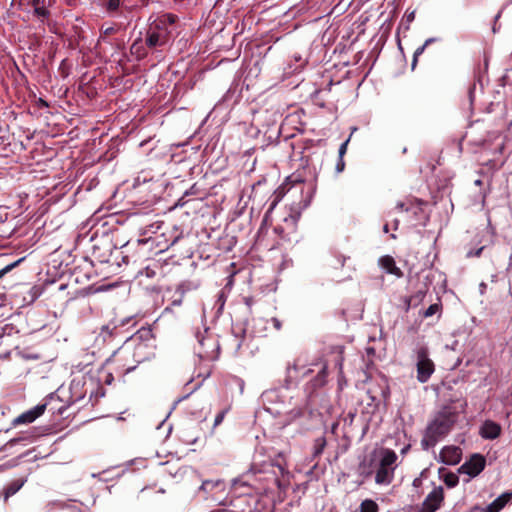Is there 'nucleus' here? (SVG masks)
<instances>
[{
    "label": "nucleus",
    "mask_w": 512,
    "mask_h": 512,
    "mask_svg": "<svg viewBox=\"0 0 512 512\" xmlns=\"http://www.w3.org/2000/svg\"><path fill=\"white\" fill-rule=\"evenodd\" d=\"M195 338L198 342L196 352L199 358L204 360H215L218 358L219 343L214 335L208 333V329L205 328L203 331L197 330Z\"/></svg>",
    "instance_id": "39448f33"
},
{
    "label": "nucleus",
    "mask_w": 512,
    "mask_h": 512,
    "mask_svg": "<svg viewBox=\"0 0 512 512\" xmlns=\"http://www.w3.org/2000/svg\"><path fill=\"white\" fill-rule=\"evenodd\" d=\"M378 264L388 274H392L398 278L403 276V272L396 266L394 258L390 255L380 257Z\"/></svg>",
    "instance_id": "4468645a"
},
{
    "label": "nucleus",
    "mask_w": 512,
    "mask_h": 512,
    "mask_svg": "<svg viewBox=\"0 0 512 512\" xmlns=\"http://www.w3.org/2000/svg\"><path fill=\"white\" fill-rule=\"evenodd\" d=\"M372 456V460L375 462L374 465L370 463L368 468H366V464L361 463L360 469H362V473L369 475L374 472L377 485H390L394 480L395 470L399 465L397 454L392 449L381 448L375 451Z\"/></svg>",
    "instance_id": "f257e3e1"
},
{
    "label": "nucleus",
    "mask_w": 512,
    "mask_h": 512,
    "mask_svg": "<svg viewBox=\"0 0 512 512\" xmlns=\"http://www.w3.org/2000/svg\"><path fill=\"white\" fill-rule=\"evenodd\" d=\"M486 466V459L479 453L473 454L458 469L460 474H466L470 478L478 476Z\"/></svg>",
    "instance_id": "0eeeda50"
},
{
    "label": "nucleus",
    "mask_w": 512,
    "mask_h": 512,
    "mask_svg": "<svg viewBox=\"0 0 512 512\" xmlns=\"http://www.w3.org/2000/svg\"><path fill=\"white\" fill-rule=\"evenodd\" d=\"M396 208L399 209V210H405V211H408L409 209L407 207H405V204L403 202H399L397 205H396Z\"/></svg>",
    "instance_id": "4c0bfd02"
},
{
    "label": "nucleus",
    "mask_w": 512,
    "mask_h": 512,
    "mask_svg": "<svg viewBox=\"0 0 512 512\" xmlns=\"http://www.w3.org/2000/svg\"><path fill=\"white\" fill-rule=\"evenodd\" d=\"M410 449V444H407L401 449V454H406L408 450Z\"/></svg>",
    "instance_id": "ea45409f"
},
{
    "label": "nucleus",
    "mask_w": 512,
    "mask_h": 512,
    "mask_svg": "<svg viewBox=\"0 0 512 512\" xmlns=\"http://www.w3.org/2000/svg\"><path fill=\"white\" fill-rule=\"evenodd\" d=\"M444 502V489L435 487L424 499L419 512H436Z\"/></svg>",
    "instance_id": "6e6552de"
},
{
    "label": "nucleus",
    "mask_w": 512,
    "mask_h": 512,
    "mask_svg": "<svg viewBox=\"0 0 512 512\" xmlns=\"http://www.w3.org/2000/svg\"><path fill=\"white\" fill-rule=\"evenodd\" d=\"M145 349L146 344L139 342L134 346L133 349H130L129 346H126L118 351L114 356V361L117 363H122L120 367L121 370L119 372L123 375H126L135 370L138 364L147 359L144 353Z\"/></svg>",
    "instance_id": "20e7f679"
},
{
    "label": "nucleus",
    "mask_w": 512,
    "mask_h": 512,
    "mask_svg": "<svg viewBox=\"0 0 512 512\" xmlns=\"http://www.w3.org/2000/svg\"><path fill=\"white\" fill-rule=\"evenodd\" d=\"M388 231H389V226H388V224H385V225L383 226V232H384V233H387Z\"/></svg>",
    "instance_id": "a18cd8bd"
},
{
    "label": "nucleus",
    "mask_w": 512,
    "mask_h": 512,
    "mask_svg": "<svg viewBox=\"0 0 512 512\" xmlns=\"http://www.w3.org/2000/svg\"><path fill=\"white\" fill-rule=\"evenodd\" d=\"M56 506H59L61 507V504L60 503H57V502H49L46 506H45V509L47 510V512L51 511L54 507Z\"/></svg>",
    "instance_id": "c9c22d12"
},
{
    "label": "nucleus",
    "mask_w": 512,
    "mask_h": 512,
    "mask_svg": "<svg viewBox=\"0 0 512 512\" xmlns=\"http://www.w3.org/2000/svg\"><path fill=\"white\" fill-rule=\"evenodd\" d=\"M25 478H19L10 482L3 490L4 501H7L11 496L16 494L25 484Z\"/></svg>",
    "instance_id": "dca6fc26"
},
{
    "label": "nucleus",
    "mask_w": 512,
    "mask_h": 512,
    "mask_svg": "<svg viewBox=\"0 0 512 512\" xmlns=\"http://www.w3.org/2000/svg\"><path fill=\"white\" fill-rule=\"evenodd\" d=\"M441 310V304L439 303H434V304H431L423 313V316L425 318H428V317H431L433 316L434 314H436L437 312H439Z\"/></svg>",
    "instance_id": "5701e85b"
},
{
    "label": "nucleus",
    "mask_w": 512,
    "mask_h": 512,
    "mask_svg": "<svg viewBox=\"0 0 512 512\" xmlns=\"http://www.w3.org/2000/svg\"><path fill=\"white\" fill-rule=\"evenodd\" d=\"M180 303H181V300H179V301H176V300H175V301L173 302V304H176V305H180Z\"/></svg>",
    "instance_id": "09e8293b"
},
{
    "label": "nucleus",
    "mask_w": 512,
    "mask_h": 512,
    "mask_svg": "<svg viewBox=\"0 0 512 512\" xmlns=\"http://www.w3.org/2000/svg\"><path fill=\"white\" fill-rule=\"evenodd\" d=\"M348 140L342 143L339 147V158H343V155L346 153Z\"/></svg>",
    "instance_id": "2f4dec72"
},
{
    "label": "nucleus",
    "mask_w": 512,
    "mask_h": 512,
    "mask_svg": "<svg viewBox=\"0 0 512 512\" xmlns=\"http://www.w3.org/2000/svg\"><path fill=\"white\" fill-rule=\"evenodd\" d=\"M417 362V380L420 383H426L435 371L433 361L429 358L428 350L421 347L416 351Z\"/></svg>",
    "instance_id": "423d86ee"
},
{
    "label": "nucleus",
    "mask_w": 512,
    "mask_h": 512,
    "mask_svg": "<svg viewBox=\"0 0 512 512\" xmlns=\"http://www.w3.org/2000/svg\"><path fill=\"white\" fill-rule=\"evenodd\" d=\"M326 438L324 436H320L314 440L313 444V457H319L326 446Z\"/></svg>",
    "instance_id": "a211bd4d"
},
{
    "label": "nucleus",
    "mask_w": 512,
    "mask_h": 512,
    "mask_svg": "<svg viewBox=\"0 0 512 512\" xmlns=\"http://www.w3.org/2000/svg\"><path fill=\"white\" fill-rule=\"evenodd\" d=\"M211 484H212V483H211L210 481H204V482L202 483V488H203V489H207V488H208V486H210Z\"/></svg>",
    "instance_id": "79ce46f5"
},
{
    "label": "nucleus",
    "mask_w": 512,
    "mask_h": 512,
    "mask_svg": "<svg viewBox=\"0 0 512 512\" xmlns=\"http://www.w3.org/2000/svg\"><path fill=\"white\" fill-rule=\"evenodd\" d=\"M444 482L449 488H453L458 485L459 478L456 474L450 472L444 476Z\"/></svg>",
    "instance_id": "412c9836"
},
{
    "label": "nucleus",
    "mask_w": 512,
    "mask_h": 512,
    "mask_svg": "<svg viewBox=\"0 0 512 512\" xmlns=\"http://www.w3.org/2000/svg\"><path fill=\"white\" fill-rule=\"evenodd\" d=\"M462 450L458 446H445L439 453V460L446 465H456L461 461Z\"/></svg>",
    "instance_id": "9b49d317"
},
{
    "label": "nucleus",
    "mask_w": 512,
    "mask_h": 512,
    "mask_svg": "<svg viewBox=\"0 0 512 512\" xmlns=\"http://www.w3.org/2000/svg\"><path fill=\"white\" fill-rule=\"evenodd\" d=\"M226 412H227L226 410H223L216 415L215 420H214V427L220 425L223 422Z\"/></svg>",
    "instance_id": "c85d7f7f"
},
{
    "label": "nucleus",
    "mask_w": 512,
    "mask_h": 512,
    "mask_svg": "<svg viewBox=\"0 0 512 512\" xmlns=\"http://www.w3.org/2000/svg\"><path fill=\"white\" fill-rule=\"evenodd\" d=\"M326 375H327V364H323L318 372L317 377L313 381V385L315 387H320V386L324 385Z\"/></svg>",
    "instance_id": "6ab92c4d"
},
{
    "label": "nucleus",
    "mask_w": 512,
    "mask_h": 512,
    "mask_svg": "<svg viewBox=\"0 0 512 512\" xmlns=\"http://www.w3.org/2000/svg\"><path fill=\"white\" fill-rule=\"evenodd\" d=\"M435 41V38H429L424 42V45L427 47L429 44L433 43Z\"/></svg>",
    "instance_id": "a19ab883"
},
{
    "label": "nucleus",
    "mask_w": 512,
    "mask_h": 512,
    "mask_svg": "<svg viewBox=\"0 0 512 512\" xmlns=\"http://www.w3.org/2000/svg\"><path fill=\"white\" fill-rule=\"evenodd\" d=\"M270 322L277 331L281 330L282 322L278 318L273 317L270 319Z\"/></svg>",
    "instance_id": "7c9ffc66"
},
{
    "label": "nucleus",
    "mask_w": 512,
    "mask_h": 512,
    "mask_svg": "<svg viewBox=\"0 0 512 512\" xmlns=\"http://www.w3.org/2000/svg\"><path fill=\"white\" fill-rule=\"evenodd\" d=\"M335 264L334 266L337 268V267H343L344 264H345V261H346V257L343 256V255H337L335 257Z\"/></svg>",
    "instance_id": "c756f323"
},
{
    "label": "nucleus",
    "mask_w": 512,
    "mask_h": 512,
    "mask_svg": "<svg viewBox=\"0 0 512 512\" xmlns=\"http://www.w3.org/2000/svg\"><path fill=\"white\" fill-rule=\"evenodd\" d=\"M115 329H116V326L110 327V325H105V326L102 327L100 335H102L104 339L107 336L111 337V336L114 335V330Z\"/></svg>",
    "instance_id": "b1692460"
},
{
    "label": "nucleus",
    "mask_w": 512,
    "mask_h": 512,
    "mask_svg": "<svg viewBox=\"0 0 512 512\" xmlns=\"http://www.w3.org/2000/svg\"><path fill=\"white\" fill-rule=\"evenodd\" d=\"M343 346H335L333 347V351L336 354L335 357V366H337L340 370L342 369V363H343Z\"/></svg>",
    "instance_id": "aec40b11"
},
{
    "label": "nucleus",
    "mask_w": 512,
    "mask_h": 512,
    "mask_svg": "<svg viewBox=\"0 0 512 512\" xmlns=\"http://www.w3.org/2000/svg\"><path fill=\"white\" fill-rule=\"evenodd\" d=\"M344 167H345V163L343 161V158H339V161L336 165V171L337 172H342L344 170Z\"/></svg>",
    "instance_id": "f704fd0d"
},
{
    "label": "nucleus",
    "mask_w": 512,
    "mask_h": 512,
    "mask_svg": "<svg viewBox=\"0 0 512 512\" xmlns=\"http://www.w3.org/2000/svg\"><path fill=\"white\" fill-rule=\"evenodd\" d=\"M114 31H115L114 27H112V26L106 27L105 29H103V34L110 35V34L114 33Z\"/></svg>",
    "instance_id": "e433bc0d"
},
{
    "label": "nucleus",
    "mask_w": 512,
    "mask_h": 512,
    "mask_svg": "<svg viewBox=\"0 0 512 512\" xmlns=\"http://www.w3.org/2000/svg\"><path fill=\"white\" fill-rule=\"evenodd\" d=\"M479 434L483 439L494 440L501 434V426L492 420H486L480 427Z\"/></svg>",
    "instance_id": "ddd939ff"
},
{
    "label": "nucleus",
    "mask_w": 512,
    "mask_h": 512,
    "mask_svg": "<svg viewBox=\"0 0 512 512\" xmlns=\"http://www.w3.org/2000/svg\"><path fill=\"white\" fill-rule=\"evenodd\" d=\"M47 407L46 403L38 404L35 407L23 412L13 420V425L30 424L39 418L45 412Z\"/></svg>",
    "instance_id": "1a4fd4ad"
},
{
    "label": "nucleus",
    "mask_w": 512,
    "mask_h": 512,
    "mask_svg": "<svg viewBox=\"0 0 512 512\" xmlns=\"http://www.w3.org/2000/svg\"><path fill=\"white\" fill-rule=\"evenodd\" d=\"M120 0H109L107 3L108 11H116L119 8Z\"/></svg>",
    "instance_id": "cd10ccee"
},
{
    "label": "nucleus",
    "mask_w": 512,
    "mask_h": 512,
    "mask_svg": "<svg viewBox=\"0 0 512 512\" xmlns=\"http://www.w3.org/2000/svg\"><path fill=\"white\" fill-rule=\"evenodd\" d=\"M366 353L368 356H374L375 355V349L373 347H367Z\"/></svg>",
    "instance_id": "58836bf2"
},
{
    "label": "nucleus",
    "mask_w": 512,
    "mask_h": 512,
    "mask_svg": "<svg viewBox=\"0 0 512 512\" xmlns=\"http://www.w3.org/2000/svg\"><path fill=\"white\" fill-rule=\"evenodd\" d=\"M484 247H480L478 248L477 250L475 251H469L467 253V257H472V256H476V257H479L483 251Z\"/></svg>",
    "instance_id": "473e14b6"
},
{
    "label": "nucleus",
    "mask_w": 512,
    "mask_h": 512,
    "mask_svg": "<svg viewBox=\"0 0 512 512\" xmlns=\"http://www.w3.org/2000/svg\"><path fill=\"white\" fill-rule=\"evenodd\" d=\"M226 298L223 292H220L218 295L217 302L219 303V308L222 309L225 304Z\"/></svg>",
    "instance_id": "72a5a7b5"
},
{
    "label": "nucleus",
    "mask_w": 512,
    "mask_h": 512,
    "mask_svg": "<svg viewBox=\"0 0 512 512\" xmlns=\"http://www.w3.org/2000/svg\"><path fill=\"white\" fill-rule=\"evenodd\" d=\"M457 420V413L451 407H443L438 411L428 424L421 445L424 449L435 446V444L446 436Z\"/></svg>",
    "instance_id": "f03ea898"
},
{
    "label": "nucleus",
    "mask_w": 512,
    "mask_h": 512,
    "mask_svg": "<svg viewBox=\"0 0 512 512\" xmlns=\"http://www.w3.org/2000/svg\"><path fill=\"white\" fill-rule=\"evenodd\" d=\"M512 500V491H506L485 507H476L480 512H500Z\"/></svg>",
    "instance_id": "f8f14e48"
},
{
    "label": "nucleus",
    "mask_w": 512,
    "mask_h": 512,
    "mask_svg": "<svg viewBox=\"0 0 512 512\" xmlns=\"http://www.w3.org/2000/svg\"><path fill=\"white\" fill-rule=\"evenodd\" d=\"M254 501V498L249 495H243L237 497L232 505L234 507V512H254L255 508L251 507L250 502Z\"/></svg>",
    "instance_id": "2eb2a0df"
},
{
    "label": "nucleus",
    "mask_w": 512,
    "mask_h": 512,
    "mask_svg": "<svg viewBox=\"0 0 512 512\" xmlns=\"http://www.w3.org/2000/svg\"><path fill=\"white\" fill-rule=\"evenodd\" d=\"M130 50L132 54H136L139 58L144 57L146 55V52L144 51L140 40H136L131 45Z\"/></svg>",
    "instance_id": "4be33fe9"
},
{
    "label": "nucleus",
    "mask_w": 512,
    "mask_h": 512,
    "mask_svg": "<svg viewBox=\"0 0 512 512\" xmlns=\"http://www.w3.org/2000/svg\"><path fill=\"white\" fill-rule=\"evenodd\" d=\"M414 18V13H411L408 17L409 20L413 19Z\"/></svg>",
    "instance_id": "de8ad7c7"
},
{
    "label": "nucleus",
    "mask_w": 512,
    "mask_h": 512,
    "mask_svg": "<svg viewBox=\"0 0 512 512\" xmlns=\"http://www.w3.org/2000/svg\"><path fill=\"white\" fill-rule=\"evenodd\" d=\"M398 225H399V220H395L394 221V229L396 230L398 228Z\"/></svg>",
    "instance_id": "49530a36"
},
{
    "label": "nucleus",
    "mask_w": 512,
    "mask_h": 512,
    "mask_svg": "<svg viewBox=\"0 0 512 512\" xmlns=\"http://www.w3.org/2000/svg\"><path fill=\"white\" fill-rule=\"evenodd\" d=\"M425 48H426V46L423 44L422 46L418 47L415 50L414 55H413L412 68L415 67L418 56L421 55L424 52Z\"/></svg>",
    "instance_id": "bb28decb"
},
{
    "label": "nucleus",
    "mask_w": 512,
    "mask_h": 512,
    "mask_svg": "<svg viewBox=\"0 0 512 512\" xmlns=\"http://www.w3.org/2000/svg\"><path fill=\"white\" fill-rule=\"evenodd\" d=\"M20 261H21V259H20V260L15 261V262H13V263H11V264H8V265H6L4 268L0 269V279H1L5 274H7L8 272H10L14 267H16V266L19 264V262H20Z\"/></svg>",
    "instance_id": "a878e982"
},
{
    "label": "nucleus",
    "mask_w": 512,
    "mask_h": 512,
    "mask_svg": "<svg viewBox=\"0 0 512 512\" xmlns=\"http://www.w3.org/2000/svg\"><path fill=\"white\" fill-rule=\"evenodd\" d=\"M27 5L33 9V15L41 23H45V21L50 17V0H28Z\"/></svg>",
    "instance_id": "9d476101"
},
{
    "label": "nucleus",
    "mask_w": 512,
    "mask_h": 512,
    "mask_svg": "<svg viewBox=\"0 0 512 512\" xmlns=\"http://www.w3.org/2000/svg\"><path fill=\"white\" fill-rule=\"evenodd\" d=\"M480 289H481V293H484V290L486 289V284L485 283H481L480 284Z\"/></svg>",
    "instance_id": "37998d69"
},
{
    "label": "nucleus",
    "mask_w": 512,
    "mask_h": 512,
    "mask_svg": "<svg viewBox=\"0 0 512 512\" xmlns=\"http://www.w3.org/2000/svg\"><path fill=\"white\" fill-rule=\"evenodd\" d=\"M419 484H420V479L416 478V479L413 481V485L417 487V486H419Z\"/></svg>",
    "instance_id": "c03bdc74"
},
{
    "label": "nucleus",
    "mask_w": 512,
    "mask_h": 512,
    "mask_svg": "<svg viewBox=\"0 0 512 512\" xmlns=\"http://www.w3.org/2000/svg\"><path fill=\"white\" fill-rule=\"evenodd\" d=\"M356 417V411H349L343 419L344 426H352Z\"/></svg>",
    "instance_id": "393cba45"
},
{
    "label": "nucleus",
    "mask_w": 512,
    "mask_h": 512,
    "mask_svg": "<svg viewBox=\"0 0 512 512\" xmlns=\"http://www.w3.org/2000/svg\"><path fill=\"white\" fill-rule=\"evenodd\" d=\"M292 368H293L294 370H296V369H297V365H296V364H293ZM289 369H291V367H290V366H289Z\"/></svg>",
    "instance_id": "8fccbe9b"
},
{
    "label": "nucleus",
    "mask_w": 512,
    "mask_h": 512,
    "mask_svg": "<svg viewBox=\"0 0 512 512\" xmlns=\"http://www.w3.org/2000/svg\"><path fill=\"white\" fill-rule=\"evenodd\" d=\"M391 238L395 239V238H396V235H395V234H392V235H391Z\"/></svg>",
    "instance_id": "3c124183"
},
{
    "label": "nucleus",
    "mask_w": 512,
    "mask_h": 512,
    "mask_svg": "<svg viewBox=\"0 0 512 512\" xmlns=\"http://www.w3.org/2000/svg\"><path fill=\"white\" fill-rule=\"evenodd\" d=\"M359 512H379V506L374 500L365 499L359 506Z\"/></svg>",
    "instance_id": "f3484780"
},
{
    "label": "nucleus",
    "mask_w": 512,
    "mask_h": 512,
    "mask_svg": "<svg viewBox=\"0 0 512 512\" xmlns=\"http://www.w3.org/2000/svg\"><path fill=\"white\" fill-rule=\"evenodd\" d=\"M175 21V15L164 14L151 22L146 31V46L150 49H157L168 44L172 38Z\"/></svg>",
    "instance_id": "7ed1b4c3"
}]
</instances>
